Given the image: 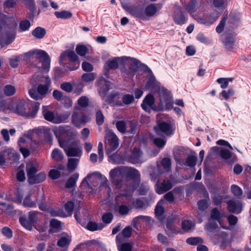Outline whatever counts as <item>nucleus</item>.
Masks as SVG:
<instances>
[{
	"instance_id": "obj_1",
	"label": "nucleus",
	"mask_w": 251,
	"mask_h": 251,
	"mask_svg": "<svg viewBox=\"0 0 251 251\" xmlns=\"http://www.w3.org/2000/svg\"><path fill=\"white\" fill-rule=\"evenodd\" d=\"M130 71L125 72L126 74L133 75L135 73L139 74L144 73L147 78L145 89H157L159 88L160 102L158 108L155 109L159 111L171 110L173 107V97L172 94L164 87L160 88V83L156 80L151 70L145 64H130Z\"/></svg>"
},
{
	"instance_id": "obj_2",
	"label": "nucleus",
	"mask_w": 251,
	"mask_h": 251,
	"mask_svg": "<svg viewBox=\"0 0 251 251\" xmlns=\"http://www.w3.org/2000/svg\"><path fill=\"white\" fill-rule=\"evenodd\" d=\"M93 51L94 50L91 45L78 44L76 46L75 51L68 49L62 52L59 57V63H63L64 61H66L67 58L73 63L80 61L79 56L85 60L82 63L92 62L94 60V57L90 54H92Z\"/></svg>"
},
{
	"instance_id": "obj_3",
	"label": "nucleus",
	"mask_w": 251,
	"mask_h": 251,
	"mask_svg": "<svg viewBox=\"0 0 251 251\" xmlns=\"http://www.w3.org/2000/svg\"><path fill=\"white\" fill-rule=\"evenodd\" d=\"M99 182L101 184L100 186V190L104 189V191L107 194L108 197H110L111 189L108 185V182L106 177L99 172H94L88 174L82 180L81 186L86 188L91 189L90 193L94 192L95 189L93 187L98 185Z\"/></svg>"
},
{
	"instance_id": "obj_4",
	"label": "nucleus",
	"mask_w": 251,
	"mask_h": 251,
	"mask_svg": "<svg viewBox=\"0 0 251 251\" xmlns=\"http://www.w3.org/2000/svg\"><path fill=\"white\" fill-rule=\"evenodd\" d=\"M40 107V103L34 102L31 103V106L24 102H20L17 105L16 112L21 116L28 118H34L37 114Z\"/></svg>"
},
{
	"instance_id": "obj_5",
	"label": "nucleus",
	"mask_w": 251,
	"mask_h": 251,
	"mask_svg": "<svg viewBox=\"0 0 251 251\" xmlns=\"http://www.w3.org/2000/svg\"><path fill=\"white\" fill-rule=\"evenodd\" d=\"M39 170V166L37 164H28L26 166V172L28 182L30 184L39 183L44 181L46 178L44 172L36 173Z\"/></svg>"
},
{
	"instance_id": "obj_6",
	"label": "nucleus",
	"mask_w": 251,
	"mask_h": 251,
	"mask_svg": "<svg viewBox=\"0 0 251 251\" xmlns=\"http://www.w3.org/2000/svg\"><path fill=\"white\" fill-rule=\"evenodd\" d=\"M227 214L224 212H221L217 208H213L210 213V219L208 223L206 226V228L207 230L211 231L216 228L217 224L216 223H213V221H217L220 225L224 229H228V227L224 226L222 222V218H226Z\"/></svg>"
},
{
	"instance_id": "obj_7",
	"label": "nucleus",
	"mask_w": 251,
	"mask_h": 251,
	"mask_svg": "<svg viewBox=\"0 0 251 251\" xmlns=\"http://www.w3.org/2000/svg\"><path fill=\"white\" fill-rule=\"evenodd\" d=\"M53 132L60 147H64V144L68 142V138L74 135V130L69 126H59L53 129Z\"/></svg>"
},
{
	"instance_id": "obj_8",
	"label": "nucleus",
	"mask_w": 251,
	"mask_h": 251,
	"mask_svg": "<svg viewBox=\"0 0 251 251\" xmlns=\"http://www.w3.org/2000/svg\"><path fill=\"white\" fill-rule=\"evenodd\" d=\"M124 166L116 167L109 172L110 179L116 188H122L124 184Z\"/></svg>"
},
{
	"instance_id": "obj_9",
	"label": "nucleus",
	"mask_w": 251,
	"mask_h": 251,
	"mask_svg": "<svg viewBox=\"0 0 251 251\" xmlns=\"http://www.w3.org/2000/svg\"><path fill=\"white\" fill-rule=\"evenodd\" d=\"M172 18L174 23L179 25L185 24L188 21L187 12L178 3L175 4Z\"/></svg>"
},
{
	"instance_id": "obj_10",
	"label": "nucleus",
	"mask_w": 251,
	"mask_h": 251,
	"mask_svg": "<svg viewBox=\"0 0 251 251\" xmlns=\"http://www.w3.org/2000/svg\"><path fill=\"white\" fill-rule=\"evenodd\" d=\"M136 189V186L132 185L127 187V191L126 192L121 193L115 197L116 203L126 204L130 207L132 201V194Z\"/></svg>"
},
{
	"instance_id": "obj_11",
	"label": "nucleus",
	"mask_w": 251,
	"mask_h": 251,
	"mask_svg": "<svg viewBox=\"0 0 251 251\" xmlns=\"http://www.w3.org/2000/svg\"><path fill=\"white\" fill-rule=\"evenodd\" d=\"M105 138L107 141L106 152L107 154L111 153L119 147V142L118 137L111 131H108Z\"/></svg>"
},
{
	"instance_id": "obj_12",
	"label": "nucleus",
	"mask_w": 251,
	"mask_h": 251,
	"mask_svg": "<svg viewBox=\"0 0 251 251\" xmlns=\"http://www.w3.org/2000/svg\"><path fill=\"white\" fill-rule=\"evenodd\" d=\"M123 8L127 12L133 16L134 18H139L143 20H146L145 16L144 8L141 5H123Z\"/></svg>"
},
{
	"instance_id": "obj_13",
	"label": "nucleus",
	"mask_w": 251,
	"mask_h": 251,
	"mask_svg": "<svg viewBox=\"0 0 251 251\" xmlns=\"http://www.w3.org/2000/svg\"><path fill=\"white\" fill-rule=\"evenodd\" d=\"M60 147L64 149L68 156H75L79 158L82 155L81 148L75 142L70 145L68 142L64 144V147Z\"/></svg>"
},
{
	"instance_id": "obj_14",
	"label": "nucleus",
	"mask_w": 251,
	"mask_h": 251,
	"mask_svg": "<svg viewBox=\"0 0 251 251\" xmlns=\"http://www.w3.org/2000/svg\"><path fill=\"white\" fill-rule=\"evenodd\" d=\"M124 175L125 178L132 180L136 186L139 184L141 181V175L139 171L136 169L124 166Z\"/></svg>"
},
{
	"instance_id": "obj_15",
	"label": "nucleus",
	"mask_w": 251,
	"mask_h": 251,
	"mask_svg": "<svg viewBox=\"0 0 251 251\" xmlns=\"http://www.w3.org/2000/svg\"><path fill=\"white\" fill-rule=\"evenodd\" d=\"M156 134L159 135L170 136L173 134V129L171 125L165 122H159L154 127Z\"/></svg>"
},
{
	"instance_id": "obj_16",
	"label": "nucleus",
	"mask_w": 251,
	"mask_h": 251,
	"mask_svg": "<svg viewBox=\"0 0 251 251\" xmlns=\"http://www.w3.org/2000/svg\"><path fill=\"white\" fill-rule=\"evenodd\" d=\"M154 103V97L151 94H149L144 99L141 106L144 110L148 113H150L152 110L159 111L155 109L158 108V106L155 105Z\"/></svg>"
},
{
	"instance_id": "obj_17",
	"label": "nucleus",
	"mask_w": 251,
	"mask_h": 251,
	"mask_svg": "<svg viewBox=\"0 0 251 251\" xmlns=\"http://www.w3.org/2000/svg\"><path fill=\"white\" fill-rule=\"evenodd\" d=\"M173 184L171 180H157L155 185V191L159 195H161L171 189Z\"/></svg>"
},
{
	"instance_id": "obj_18",
	"label": "nucleus",
	"mask_w": 251,
	"mask_h": 251,
	"mask_svg": "<svg viewBox=\"0 0 251 251\" xmlns=\"http://www.w3.org/2000/svg\"><path fill=\"white\" fill-rule=\"evenodd\" d=\"M90 120L89 116L84 115L77 111H75L72 115V123L77 127H80L82 125L88 122Z\"/></svg>"
},
{
	"instance_id": "obj_19",
	"label": "nucleus",
	"mask_w": 251,
	"mask_h": 251,
	"mask_svg": "<svg viewBox=\"0 0 251 251\" xmlns=\"http://www.w3.org/2000/svg\"><path fill=\"white\" fill-rule=\"evenodd\" d=\"M36 49L29 50L24 54L13 56L9 59V63H19L24 60L27 62L31 57L35 58Z\"/></svg>"
},
{
	"instance_id": "obj_20",
	"label": "nucleus",
	"mask_w": 251,
	"mask_h": 251,
	"mask_svg": "<svg viewBox=\"0 0 251 251\" xmlns=\"http://www.w3.org/2000/svg\"><path fill=\"white\" fill-rule=\"evenodd\" d=\"M110 89V82L107 81L103 76H101L99 82L98 91L102 99H104L106 97L107 92Z\"/></svg>"
},
{
	"instance_id": "obj_21",
	"label": "nucleus",
	"mask_w": 251,
	"mask_h": 251,
	"mask_svg": "<svg viewBox=\"0 0 251 251\" xmlns=\"http://www.w3.org/2000/svg\"><path fill=\"white\" fill-rule=\"evenodd\" d=\"M227 210L231 213H240L242 209V204L240 201L232 199L227 202Z\"/></svg>"
},
{
	"instance_id": "obj_22",
	"label": "nucleus",
	"mask_w": 251,
	"mask_h": 251,
	"mask_svg": "<svg viewBox=\"0 0 251 251\" xmlns=\"http://www.w3.org/2000/svg\"><path fill=\"white\" fill-rule=\"evenodd\" d=\"M106 63H141V61L134 57L126 56L114 57L108 59Z\"/></svg>"
},
{
	"instance_id": "obj_23",
	"label": "nucleus",
	"mask_w": 251,
	"mask_h": 251,
	"mask_svg": "<svg viewBox=\"0 0 251 251\" xmlns=\"http://www.w3.org/2000/svg\"><path fill=\"white\" fill-rule=\"evenodd\" d=\"M128 162L132 164H137L143 162L142 152L137 148H134L128 158Z\"/></svg>"
},
{
	"instance_id": "obj_24",
	"label": "nucleus",
	"mask_w": 251,
	"mask_h": 251,
	"mask_svg": "<svg viewBox=\"0 0 251 251\" xmlns=\"http://www.w3.org/2000/svg\"><path fill=\"white\" fill-rule=\"evenodd\" d=\"M43 78L45 79L44 82L45 84H39L37 88L38 92L42 97L47 94L51 86V80L48 75H45Z\"/></svg>"
},
{
	"instance_id": "obj_25",
	"label": "nucleus",
	"mask_w": 251,
	"mask_h": 251,
	"mask_svg": "<svg viewBox=\"0 0 251 251\" xmlns=\"http://www.w3.org/2000/svg\"><path fill=\"white\" fill-rule=\"evenodd\" d=\"M98 156L96 153H92L90 155V160L93 163H96L99 159L100 162H101L104 157L103 147L101 142H100L98 147Z\"/></svg>"
},
{
	"instance_id": "obj_26",
	"label": "nucleus",
	"mask_w": 251,
	"mask_h": 251,
	"mask_svg": "<svg viewBox=\"0 0 251 251\" xmlns=\"http://www.w3.org/2000/svg\"><path fill=\"white\" fill-rule=\"evenodd\" d=\"M164 204L165 201L164 200H160L157 203L155 209L156 218L161 223L164 222V208L163 205Z\"/></svg>"
},
{
	"instance_id": "obj_27",
	"label": "nucleus",
	"mask_w": 251,
	"mask_h": 251,
	"mask_svg": "<svg viewBox=\"0 0 251 251\" xmlns=\"http://www.w3.org/2000/svg\"><path fill=\"white\" fill-rule=\"evenodd\" d=\"M4 156L7 157L8 159H12L17 156L16 151L11 149H7L3 151V154L0 153V167L3 166L5 163Z\"/></svg>"
},
{
	"instance_id": "obj_28",
	"label": "nucleus",
	"mask_w": 251,
	"mask_h": 251,
	"mask_svg": "<svg viewBox=\"0 0 251 251\" xmlns=\"http://www.w3.org/2000/svg\"><path fill=\"white\" fill-rule=\"evenodd\" d=\"M63 68H56L55 69V74L58 76H62L65 71H74L79 67V64H64Z\"/></svg>"
},
{
	"instance_id": "obj_29",
	"label": "nucleus",
	"mask_w": 251,
	"mask_h": 251,
	"mask_svg": "<svg viewBox=\"0 0 251 251\" xmlns=\"http://www.w3.org/2000/svg\"><path fill=\"white\" fill-rule=\"evenodd\" d=\"M35 58L42 63H50L51 59L49 54L45 50L36 49Z\"/></svg>"
},
{
	"instance_id": "obj_30",
	"label": "nucleus",
	"mask_w": 251,
	"mask_h": 251,
	"mask_svg": "<svg viewBox=\"0 0 251 251\" xmlns=\"http://www.w3.org/2000/svg\"><path fill=\"white\" fill-rule=\"evenodd\" d=\"M200 0H190V1L184 5V7L187 12L190 15L196 12L201 5L199 4Z\"/></svg>"
},
{
	"instance_id": "obj_31",
	"label": "nucleus",
	"mask_w": 251,
	"mask_h": 251,
	"mask_svg": "<svg viewBox=\"0 0 251 251\" xmlns=\"http://www.w3.org/2000/svg\"><path fill=\"white\" fill-rule=\"evenodd\" d=\"M143 221L145 222L147 224L151 225L153 223V220L149 216L140 215L134 218L132 221V224L134 227H136L138 224L139 221Z\"/></svg>"
},
{
	"instance_id": "obj_32",
	"label": "nucleus",
	"mask_w": 251,
	"mask_h": 251,
	"mask_svg": "<svg viewBox=\"0 0 251 251\" xmlns=\"http://www.w3.org/2000/svg\"><path fill=\"white\" fill-rule=\"evenodd\" d=\"M71 237L69 235L64 233L58 240L57 245L62 248L68 247L71 241Z\"/></svg>"
},
{
	"instance_id": "obj_33",
	"label": "nucleus",
	"mask_w": 251,
	"mask_h": 251,
	"mask_svg": "<svg viewBox=\"0 0 251 251\" xmlns=\"http://www.w3.org/2000/svg\"><path fill=\"white\" fill-rule=\"evenodd\" d=\"M16 36V32L14 28H9L5 32V42L6 44H11L15 40Z\"/></svg>"
},
{
	"instance_id": "obj_34",
	"label": "nucleus",
	"mask_w": 251,
	"mask_h": 251,
	"mask_svg": "<svg viewBox=\"0 0 251 251\" xmlns=\"http://www.w3.org/2000/svg\"><path fill=\"white\" fill-rule=\"evenodd\" d=\"M109 161L113 164H124L125 160L123 156L117 153L108 154Z\"/></svg>"
},
{
	"instance_id": "obj_35",
	"label": "nucleus",
	"mask_w": 251,
	"mask_h": 251,
	"mask_svg": "<svg viewBox=\"0 0 251 251\" xmlns=\"http://www.w3.org/2000/svg\"><path fill=\"white\" fill-rule=\"evenodd\" d=\"M23 2L27 6L30 10L29 18H33L34 17L36 11V7L34 0H22Z\"/></svg>"
},
{
	"instance_id": "obj_36",
	"label": "nucleus",
	"mask_w": 251,
	"mask_h": 251,
	"mask_svg": "<svg viewBox=\"0 0 251 251\" xmlns=\"http://www.w3.org/2000/svg\"><path fill=\"white\" fill-rule=\"evenodd\" d=\"M235 40L233 37L228 35L225 37L223 43L225 48L229 51H232L235 48Z\"/></svg>"
},
{
	"instance_id": "obj_37",
	"label": "nucleus",
	"mask_w": 251,
	"mask_h": 251,
	"mask_svg": "<svg viewBox=\"0 0 251 251\" xmlns=\"http://www.w3.org/2000/svg\"><path fill=\"white\" fill-rule=\"evenodd\" d=\"M158 11V9L155 4L151 3L149 4L144 8L145 16L151 17L153 16Z\"/></svg>"
},
{
	"instance_id": "obj_38",
	"label": "nucleus",
	"mask_w": 251,
	"mask_h": 251,
	"mask_svg": "<svg viewBox=\"0 0 251 251\" xmlns=\"http://www.w3.org/2000/svg\"><path fill=\"white\" fill-rule=\"evenodd\" d=\"M166 231L167 234L169 236H174L176 234H178L179 232H181L179 228L175 226L171 222H167L166 225Z\"/></svg>"
},
{
	"instance_id": "obj_39",
	"label": "nucleus",
	"mask_w": 251,
	"mask_h": 251,
	"mask_svg": "<svg viewBox=\"0 0 251 251\" xmlns=\"http://www.w3.org/2000/svg\"><path fill=\"white\" fill-rule=\"evenodd\" d=\"M46 29L42 27L38 26L32 31V35L37 39H42L46 34Z\"/></svg>"
},
{
	"instance_id": "obj_40",
	"label": "nucleus",
	"mask_w": 251,
	"mask_h": 251,
	"mask_svg": "<svg viewBox=\"0 0 251 251\" xmlns=\"http://www.w3.org/2000/svg\"><path fill=\"white\" fill-rule=\"evenodd\" d=\"M31 196V194L29 193L24 199L23 202V205L24 207L34 208L36 206L37 200H35L34 201H31L30 200Z\"/></svg>"
},
{
	"instance_id": "obj_41",
	"label": "nucleus",
	"mask_w": 251,
	"mask_h": 251,
	"mask_svg": "<svg viewBox=\"0 0 251 251\" xmlns=\"http://www.w3.org/2000/svg\"><path fill=\"white\" fill-rule=\"evenodd\" d=\"M49 107L44 106L42 108L43 114L45 119L49 121L53 122L55 120L54 113L50 111H48Z\"/></svg>"
},
{
	"instance_id": "obj_42",
	"label": "nucleus",
	"mask_w": 251,
	"mask_h": 251,
	"mask_svg": "<svg viewBox=\"0 0 251 251\" xmlns=\"http://www.w3.org/2000/svg\"><path fill=\"white\" fill-rule=\"evenodd\" d=\"M54 15L58 19H69L72 17V13L67 10H62L61 11H55Z\"/></svg>"
},
{
	"instance_id": "obj_43",
	"label": "nucleus",
	"mask_w": 251,
	"mask_h": 251,
	"mask_svg": "<svg viewBox=\"0 0 251 251\" xmlns=\"http://www.w3.org/2000/svg\"><path fill=\"white\" fill-rule=\"evenodd\" d=\"M104 227V226L101 223L97 224L93 222H89L86 226V228L92 231L101 230Z\"/></svg>"
},
{
	"instance_id": "obj_44",
	"label": "nucleus",
	"mask_w": 251,
	"mask_h": 251,
	"mask_svg": "<svg viewBox=\"0 0 251 251\" xmlns=\"http://www.w3.org/2000/svg\"><path fill=\"white\" fill-rule=\"evenodd\" d=\"M21 225L28 230H31L34 225L27 218L20 217L19 219Z\"/></svg>"
},
{
	"instance_id": "obj_45",
	"label": "nucleus",
	"mask_w": 251,
	"mask_h": 251,
	"mask_svg": "<svg viewBox=\"0 0 251 251\" xmlns=\"http://www.w3.org/2000/svg\"><path fill=\"white\" fill-rule=\"evenodd\" d=\"M51 156L52 159L54 161H60L63 159L64 155L60 150L58 149H54L52 151Z\"/></svg>"
},
{
	"instance_id": "obj_46",
	"label": "nucleus",
	"mask_w": 251,
	"mask_h": 251,
	"mask_svg": "<svg viewBox=\"0 0 251 251\" xmlns=\"http://www.w3.org/2000/svg\"><path fill=\"white\" fill-rule=\"evenodd\" d=\"M79 174L77 173H75L73 176L70 177L66 183V187L68 188H71L74 187L78 178Z\"/></svg>"
},
{
	"instance_id": "obj_47",
	"label": "nucleus",
	"mask_w": 251,
	"mask_h": 251,
	"mask_svg": "<svg viewBox=\"0 0 251 251\" xmlns=\"http://www.w3.org/2000/svg\"><path fill=\"white\" fill-rule=\"evenodd\" d=\"M79 161L78 158H70L68 159V169L69 171H74L77 167Z\"/></svg>"
},
{
	"instance_id": "obj_48",
	"label": "nucleus",
	"mask_w": 251,
	"mask_h": 251,
	"mask_svg": "<svg viewBox=\"0 0 251 251\" xmlns=\"http://www.w3.org/2000/svg\"><path fill=\"white\" fill-rule=\"evenodd\" d=\"M197 160V157L196 155H189L184 165L191 168L194 167L196 165Z\"/></svg>"
},
{
	"instance_id": "obj_49",
	"label": "nucleus",
	"mask_w": 251,
	"mask_h": 251,
	"mask_svg": "<svg viewBox=\"0 0 251 251\" xmlns=\"http://www.w3.org/2000/svg\"><path fill=\"white\" fill-rule=\"evenodd\" d=\"M119 67V64H106L103 68V75L108 78V73L110 70H115Z\"/></svg>"
},
{
	"instance_id": "obj_50",
	"label": "nucleus",
	"mask_w": 251,
	"mask_h": 251,
	"mask_svg": "<svg viewBox=\"0 0 251 251\" xmlns=\"http://www.w3.org/2000/svg\"><path fill=\"white\" fill-rule=\"evenodd\" d=\"M96 77V74L94 73H85L81 76V80L84 82L93 81Z\"/></svg>"
},
{
	"instance_id": "obj_51",
	"label": "nucleus",
	"mask_w": 251,
	"mask_h": 251,
	"mask_svg": "<svg viewBox=\"0 0 251 251\" xmlns=\"http://www.w3.org/2000/svg\"><path fill=\"white\" fill-rule=\"evenodd\" d=\"M228 18L227 14H226L222 18V19L220 21L219 24L216 28V31L218 33H221L224 31V27L226 25V21H227Z\"/></svg>"
},
{
	"instance_id": "obj_52",
	"label": "nucleus",
	"mask_w": 251,
	"mask_h": 251,
	"mask_svg": "<svg viewBox=\"0 0 251 251\" xmlns=\"http://www.w3.org/2000/svg\"><path fill=\"white\" fill-rule=\"evenodd\" d=\"M195 226V223L192 221L184 220L181 224V227L183 230L188 231Z\"/></svg>"
},
{
	"instance_id": "obj_53",
	"label": "nucleus",
	"mask_w": 251,
	"mask_h": 251,
	"mask_svg": "<svg viewBox=\"0 0 251 251\" xmlns=\"http://www.w3.org/2000/svg\"><path fill=\"white\" fill-rule=\"evenodd\" d=\"M234 94V91L232 89H229L227 91L223 90L220 95V99L221 100L224 99L227 100L230 97L233 96Z\"/></svg>"
},
{
	"instance_id": "obj_54",
	"label": "nucleus",
	"mask_w": 251,
	"mask_h": 251,
	"mask_svg": "<svg viewBox=\"0 0 251 251\" xmlns=\"http://www.w3.org/2000/svg\"><path fill=\"white\" fill-rule=\"evenodd\" d=\"M232 78H220L217 80V82L220 84L222 89H226L227 87L229 82H232Z\"/></svg>"
},
{
	"instance_id": "obj_55",
	"label": "nucleus",
	"mask_w": 251,
	"mask_h": 251,
	"mask_svg": "<svg viewBox=\"0 0 251 251\" xmlns=\"http://www.w3.org/2000/svg\"><path fill=\"white\" fill-rule=\"evenodd\" d=\"M31 140L32 133L29 131L27 134H25L23 137L20 138L18 144L19 146H21L23 144L30 142Z\"/></svg>"
},
{
	"instance_id": "obj_56",
	"label": "nucleus",
	"mask_w": 251,
	"mask_h": 251,
	"mask_svg": "<svg viewBox=\"0 0 251 251\" xmlns=\"http://www.w3.org/2000/svg\"><path fill=\"white\" fill-rule=\"evenodd\" d=\"M186 243L191 245H197L202 244L203 243V240L202 238L199 237H190L187 239Z\"/></svg>"
},
{
	"instance_id": "obj_57",
	"label": "nucleus",
	"mask_w": 251,
	"mask_h": 251,
	"mask_svg": "<svg viewBox=\"0 0 251 251\" xmlns=\"http://www.w3.org/2000/svg\"><path fill=\"white\" fill-rule=\"evenodd\" d=\"M3 92L6 96H11L16 93V88L13 85H7L4 87Z\"/></svg>"
},
{
	"instance_id": "obj_58",
	"label": "nucleus",
	"mask_w": 251,
	"mask_h": 251,
	"mask_svg": "<svg viewBox=\"0 0 251 251\" xmlns=\"http://www.w3.org/2000/svg\"><path fill=\"white\" fill-rule=\"evenodd\" d=\"M145 202L140 199H137L135 200L132 198L130 208L135 207L136 208H143L145 205Z\"/></svg>"
},
{
	"instance_id": "obj_59",
	"label": "nucleus",
	"mask_w": 251,
	"mask_h": 251,
	"mask_svg": "<svg viewBox=\"0 0 251 251\" xmlns=\"http://www.w3.org/2000/svg\"><path fill=\"white\" fill-rule=\"evenodd\" d=\"M31 26L30 22L28 20H24L20 21L19 27L22 31L28 30Z\"/></svg>"
},
{
	"instance_id": "obj_60",
	"label": "nucleus",
	"mask_w": 251,
	"mask_h": 251,
	"mask_svg": "<svg viewBox=\"0 0 251 251\" xmlns=\"http://www.w3.org/2000/svg\"><path fill=\"white\" fill-rule=\"evenodd\" d=\"M118 249L119 251H131L132 245L130 243H125L118 244Z\"/></svg>"
},
{
	"instance_id": "obj_61",
	"label": "nucleus",
	"mask_w": 251,
	"mask_h": 251,
	"mask_svg": "<svg viewBox=\"0 0 251 251\" xmlns=\"http://www.w3.org/2000/svg\"><path fill=\"white\" fill-rule=\"evenodd\" d=\"M122 100L124 104L129 105L134 101V99L132 95L127 94L123 95Z\"/></svg>"
},
{
	"instance_id": "obj_62",
	"label": "nucleus",
	"mask_w": 251,
	"mask_h": 251,
	"mask_svg": "<svg viewBox=\"0 0 251 251\" xmlns=\"http://www.w3.org/2000/svg\"><path fill=\"white\" fill-rule=\"evenodd\" d=\"M240 20L239 15L236 13L231 12L229 15V19L228 23L231 25H234L236 23L238 22Z\"/></svg>"
},
{
	"instance_id": "obj_63",
	"label": "nucleus",
	"mask_w": 251,
	"mask_h": 251,
	"mask_svg": "<svg viewBox=\"0 0 251 251\" xmlns=\"http://www.w3.org/2000/svg\"><path fill=\"white\" fill-rule=\"evenodd\" d=\"M38 212L36 211H31L28 213L27 218L34 225L38 220Z\"/></svg>"
},
{
	"instance_id": "obj_64",
	"label": "nucleus",
	"mask_w": 251,
	"mask_h": 251,
	"mask_svg": "<svg viewBox=\"0 0 251 251\" xmlns=\"http://www.w3.org/2000/svg\"><path fill=\"white\" fill-rule=\"evenodd\" d=\"M89 100L88 97L82 96L77 100L78 105L81 107H86L88 106Z\"/></svg>"
}]
</instances>
